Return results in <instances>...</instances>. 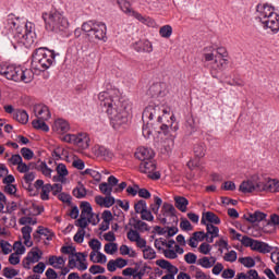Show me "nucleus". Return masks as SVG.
I'll return each mask as SVG.
<instances>
[{
	"mask_svg": "<svg viewBox=\"0 0 279 279\" xmlns=\"http://www.w3.org/2000/svg\"><path fill=\"white\" fill-rule=\"evenodd\" d=\"M192 271H195L196 279H210V276L206 275V272L202 271V269L191 266Z\"/></svg>",
	"mask_w": 279,
	"mask_h": 279,
	"instance_id": "nucleus-50",
	"label": "nucleus"
},
{
	"mask_svg": "<svg viewBox=\"0 0 279 279\" xmlns=\"http://www.w3.org/2000/svg\"><path fill=\"white\" fill-rule=\"evenodd\" d=\"M13 250L15 251V254L22 255L25 254V246L23 245V242L17 241L13 244Z\"/></svg>",
	"mask_w": 279,
	"mask_h": 279,
	"instance_id": "nucleus-62",
	"label": "nucleus"
},
{
	"mask_svg": "<svg viewBox=\"0 0 279 279\" xmlns=\"http://www.w3.org/2000/svg\"><path fill=\"white\" fill-rule=\"evenodd\" d=\"M21 155L25 160H32V158H34V150L27 147H23L21 149Z\"/></svg>",
	"mask_w": 279,
	"mask_h": 279,
	"instance_id": "nucleus-56",
	"label": "nucleus"
},
{
	"mask_svg": "<svg viewBox=\"0 0 279 279\" xmlns=\"http://www.w3.org/2000/svg\"><path fill=\"white\" fill-rule=\"evenodd\" d=\"M208 221V222H206ZM201 223L203 226H207L208 223L213 226V223L215 226H219V223H221V219L217 217V215L213 211H206L205 214H203V217L201 219Z\"/></svg>",
	"mask_w": 279,
	"mask_h": 279,
	"instance_id": "nucleus-17",
	"label": "nucleus"
},
{
	"mask_svg": "<svg viewBox=\"0 0 279 279\" xmlns=\"http://www.w3.org/2000/svg\"><path fill=\"white\" fill-rule=\"evenodd\" d=\"M75 226L80 228V230H86V228H88V218L81 216L80 219L75 221Z\"/></svg>",
	"mask_w": 279,
	"mask_h": 279,
	"instance_id": "nucleus-48",
	"label": "nucleus"
},
{
	"mask_svg": "<svg viewBox=\"0 0 279 279\" xmlns=\"http://www.w3.org/2000/svg\"><path fill=\"white\" fill-rule=\"evenodd\" d=\"M83 175H90L96 182H101V173L97 170H93L87 168L85 171L82 172Z\"/></svg>",
	"mask_w": 279,
	"mask_h": 279,
	"instance_id": "nucleus-40",
	"label": "nucleus"
},
{
	"mask_svg": "<svg viewBox=\"0 0 279 279\" xmlns=\"http://www.w3.org/2000/svg\"><path fill=\"white\" fill-rule=\"evenodd\" d=\"M82 29L87 36L95 37L96 40H102V43L108 40V27L106 23L90 20L83 23Z\"/></svg>",
	"mask_w": 279,
	"mask_h": 279,
	"instance_id": "nucleus-7",
	"label": "nucleus"
},
{
	"mask_svg": "<svg viewBox=\"0 0 279 279\" xmlns=\"http://www.w3.org/2000/svg\"><path fill=\"white\" fill-rule=\"evenodd\" d=\"M84 236H86V231L84 229H78L74 234L75 243H84Z\"/></svg>",
	"mask_w": 279,
	"mask_h": 279,
	"instance_id": "nucleus-59",
	"label": "nucleus"
},
{
	"mask_svg": "<svg viewBox=\"0 0 279 279\" xmlns=\"http://www.w3.org/2000/svg\"><path fill=\"white\" fill-rule=\"evenodd\" d=\"M265 219H267V214L258 210L248 214V217H246V221H250V223H260V221H265Z\"/></svg>",
	"mask_w": 279,
	"mask_h": 279,
	"instance_id": "nucleus-24",
	"label": "nucleus"
},
{
	"mask_svg": "<svg viewBox=\"0 0 279 279\" xmlns=\"http://www.w3.org/2000/svg\"><path fill=\"white\" fill-rule=\"evenodd\" d=\"M159 34L161 38H171V34H173V27H171V25H165L159 29Z\"/></svg>",
	"mask_w": 279,
	"mask_h": 279,
	"instance_id": "nucleus-44",
	"label": "nucleus"
},
{
	"mask_svg": "<svg viewBox=\"0 0 279 279\" xmlns=\"http://www.w3.org/2000/svg\"><path fill=\"white\" fill-rule=\"evenodd\" d=\"M35 169L40 171L46 178H51V173L53 171L51 168H49V166H47V162L41 161L40 159L37 161V163H35Z\"/></svg>",
	"mask_w": 279,
	"mask_h": 279,
	"instance_id": "nucleus-29",
	"label": "nucleus"
},
{
	"mask_svg": "<svg viewBox=\"0 0 279 279\" xmlns=\"http://www.w3.org/2000/svg\"><path fill=\"white\" fill-rule=\"evenodd\" d=\"M34 180H36V174L34 172H28L24 175L23 187L26 189V191H29V193L34 191V185H32Z\"/></svg>",
	"mask_w": 279,
	"mask_h": 279,
	"instance_id": "nucleus-30",
	"label": "nucleus"
},
{
	"mask_svg": "<svg viewBox=\"0 0 279 279\" xmlns=\"http://www.w3.org/2000/svg\"><path fill=\"white\" fill-rule=\"evenodd\" d=\"M62 141L64 143H70L72 145H76L77 147H81V149H88L90 137H88V134L86 133H78V134H66L63 136Z\"/></svg>",
	"mask_w": 279,
	"mask_h": 279,
	"instance_id": "nucleus-9",
	"label": "nucleus"
},
{
	"mask_svg": "<svg viewBox=\"0 0 279 279\" xmlns=\"http://www.w3.org/2000/svg\"><path fill=\"white\" fill-rule=\"evenodd\" d=\"M118 3L120 5L122 12H124V14H132V12H134V10H132L130 2H128L125 0H118Z\"/></svg>",
	"mask_w": 279,
	"mask_h": 279,
	"instance_id": "nucleus-47",
	"label": "nucleus"
},
{
	"mask_svg": "<svg viewBox=\"0 0 279 279\" xmlns=\"http://www.w3.org/2000/svg\"><path fill=\"white\" fill-rule=\"evenodd\" d=\"M206 226V236H219V227L215 225L207 223Z\"/></svg>",
	"mask_w": 279,
	"mask_h": 279,
	"instance_id": "nucleus-41",
	"label": "nucleus"
},
{
	"mask_svg": "<svg viewBox=\"0 0 279 279\" xmlns=\"http://www.w3.org/2000/svg\"><path fill=\"white\" fill-rule=\"evenodd\" d=\"M239 263L246 267L247 269H252V267H256V260L254 258L247 256V257H240Z\"/></svg>",
	"mask_w": 279,
	"mask_h": 279,
	"instance_id": "nucleus-37",
	"label": "nucleus"
},
{
	"mask_svg": "<svg viewBox=\"0 0 279 279\" xmlns=\"http://www.w3.org/2000/svg\"><path fill=\"white\" fill-rule=\"evenodd\" d=\"M119 250V245L117 243L109 242L105 245L106 254H114Z\"/></svg>",
	"mask_w": 279,
	"mask_h": 279,
	"instance_id": "nucleus-51",
	"label": "nucleus"
},
{
	"mask_svg": "<svg viewBox=\"0 0 279 279\" xmlns=\"http://www.w3.org/2000/svg\"><path fill=\"white\" fill-rule=\"evenodd\" d=\"M96 156L98 158H102L104 160L110 161L112 158H114V153L107 148L106 146H98V148L95 151Z\"/></svg>",
	"mask_w": 279,
	"mask_h": 279,
	"instance_id": "nucleus-21",
	"label": "nucleus"
},
{
	"mask_svg": "<svg viewBox=\"0 0 279 279\" xmlns=\"http://www.w3.org/2000/svg\"><path fill=\"white\" fill-rule=\"evenodd\" d=\"M240 242L244 247H251V250H254L256 240H254L247 235H243L242 239H240Z\"/></svg>",
	"mask_w": 279,
	"mask_h": 279,
	"instance_id": "nucleus-43",
	"label": "nucleus"
},
{
	"mask_svg": "<svg viewBox=\"0 0 279 279\" xmlns=\"http://www.w3.org/2000/svg\"><path fill=\"white\" fill-rule=\"evenodd\" d=\"M154 156H156L154 149L148 147H140L135 153V158H137V160H141V162L154 160Z\"/></svg>",
	"mask_w": 279,
	"mask_h": 279,
	"instance_id": "nucleus-13",
	"label": "nucleus"
},
{
	"mask_svg": "<svg viewBox=\"0 0 279 279\" xmlns=\"http://www.w3.org/2000/svg\"><path fill=\"white\" fill-rule=\"evenodd\" d=\"M88 245H89L90 250H93L89 254V258H90V260H93V258H95V256H97V252H99V250H101V242L97 239H92L88 242Z\"/></svg>",
	"mask_w": 279,
	"mask_h": 279,
	"instance_id": "nucleus-31",
	"label": "nucleus"
},
{
	"mask_svg": "<svg viewBox=\"0 0 279 279\" xmlns=\"http://www.w3.org/2000/svg\"><path fill=\"white\" fill-rule=\"evenodd\" d=\"M72 195L76 197V199H84V197L87 195L84 184L78 183L77 186L73 189Z\"/></svg>",
	"mask_w": 279,
	"mask_h": 279,
	"instance_id": "nucleus-33",
	"label": "nucleus"
},
{
	"mask_svg": "<svg viewBox=\"0 0 279 279\" xmlns=\"http://www.w3.org/2000/svg\"><path fill=\"white\" fill-rule=\"evenodd\" d=\"M99 191L100 193H102V195H106V196L112 195V187L106 182H102L99 184Z\"/></svg>",
	"mask_w": 279,
	"mask_h": 279,
	"instance_id": "nucleus-49",
	"label": "nucleus"
},
{
	"mask_svg": "<svg viewBox=\"0 0 279 279\" xmlns=\"http://www.w3.org/2000/svg\"><path fill=\"white\" fill-rule=\"evenodd\" d=\"M141 219L143 221H154V215L151 214V210L147 209L146 207L144 211L141 213Z\"/></svg>",
	"mask_w": 279,
	"mask_h": 279,
	"instance_id": "nucleus-57",
	"label": "nucleus"
},
{
	"mask_svg": "<svg viewBox=\"0 0 279 279\" xmlns=\"http://www.w3.org/2000/svg\"><path fill=\"white\" fill-rule=\"evenodd\" d=\"M53 130L58 132V134H66L71 130L69 122L64 119H58L54 121Z\"/></svg>",
	"mask_w": 279,
	"mask_h": 279,
	"instance_id": "nucleus-20",
	"label": "nucleus"
},
{
	"mask_svg": "<svg viewBox=\"0 0 279 279\" xmlns=\"http://www.w3.org/2000/svg\"><path fill=\"white\" fill-rule=\"evenodd\" d=\"M141 173H146L150 180H160V171H156V160L142 161L140 163Z\"/></svg>",
	"mask_w": 279,
	"mask_h": 279,
	"instance_id": "nucleus-10",
	"label": "nucleus"
},
{
	"mask_svg": "<svg viewBox=\"0 0 279 279\" xmlns=\"http://www.w3.org/2000/svg\"><path fill=\"white\" fill-rule=\"evenodd\" d=\"M184 260L185 263H187V265H195V263L197 264V255L195 253H187L184 255Z\"/></svg>",
	"mask_w": 279,
	"mask_h": 279,
	"instance_id": "nucleus-52",
	"label": "nucleus"
},
{
	"mask_svg": "<svg viewBox=\"0 0 279 279\" xmlns=\"http://www.w3.org/2000/svg\"><path fill=\"white\" fill-rule=\"evenodd\" d=\"M0 75H3L7 80H11V82H23L24 84L34 82V71L32 69H23L16 65L0 63Z\"/></svg>",
	"mask_w": 279,
	"mask_h": 279,
	"instance_id": "nucleus-4",
	"label": "nucleus"
},
{
	"mask_svg": "<svg viewBox=\"0 0 279 279\" xmlns=\"http://www.w3.org/2000/svg\"><path fill=\"white\" fill-rule=\"evenodd\" d=\"M272 247L269 246L266 242H260L255 240V244L253 246V252H259V254H271Z\"/></svg>",
	"mask_w": 279,
	"mask_h": 279,
	"instance_id": "nucleus-22",
	"label": "nucleus"
},
{
	"mask_svg": "<svg viewBox=\"0 0 279 279\" xmlns=\"http://www.w3.org/2000/svg\"><path fill=\"white\" fill-rule=\"evenodd\" d=\"M41 19L48 32H64L69 27V20L64 16V12L58 9L44 12Z\"/></svg>",
	"mask_w": 279,
	"mask_h": 279,
	"instance_id": "nucleus-5",
	"label": "nucleus"
},
{
	"mask_svg": "<svg viewBox=\"0 0 279 279\" xmlns=\"http://www.w3.org/2000/svg\"><path fill=\"white\" fill-rule=\"evenodd\" d=\"M156 117H157L158 123H162V117L160 116V106L148 105L142 113L143 121H145V119H148L149 121H154Z\"/></svg>",
	"mask_w": 279,
	"mask_h": 279,
	"instance_id": "nucleus-11",
	"label": "nucleus"
},
{
	"mask_svg": "<svg viewBox=\"0 0 279 279\" xmlns=\"http://www.w3.org/2000/svg\"><path fill=\"white\" fill-rule=\"evenodd\" d=\"M143 258L145 260H154V258H156V251L151 246H146V248L143 250Z\"/></svg>",
	"mask_w": 279,
	"mask_h": 279,
	"instance_id": "nucleus-39",
	"label": "nucleus"
},
{
	"mask_svg": "<svg viewBox=\"0 0 279 279\" xmlns=\"http://www.w3.org/2000/svg\"><path fill=\"white\" fill-rule=\"evenodd\" d=\"M13 119L19 123H22V125H27V123H29V114L23 109H16Z\"/></svg>",
	"mask_w": 279,
	"mask_h": 279,
	"instance_id": "nucleus-23",
	"label": "nucleus"
},
{
	"mask_svg": "<svg viewBox=\"0 0 279 279\" xmlns=\"http://www.w3.org/2000/svg\"><path fill=\"white\" fill-rule=\"evenodd\" d=\"M204 239H206V232L196 231L193 233V236L189 239L187 244L190 247H197V241H204Z\"/></svg>",
	"mask_w": 279,
	"mask_h": 279,
	"instance_id": "nucleus-26",
	"label": "nucleus"
},
{
	"mask_svg": "<svg viewBox=\"0 0 279 279\" xmlns=\"http://www.w3.org/2000/svg\"><path fill=\"white\" fill-rule=\"evenodd\" d=\"M51 193V184L47 183L41 187L40 198L43 202H47L49 199V194Z\"/></svg>",
	"mask_w": 279,
	"mask_h": 279,
	"instance_id": "nucleus-45",
	"label": "nucleus"
},
{
	"mask_svg": "<svg viewBox=\"0 0 279 279\" xmlns=\"http://www.w3.org/2000/svg\"><path fill=\"white\" fill-rule=\"evenodd\" d=\"M226 66H228V59L222 58L220 60L215 59L214 65L211 66V69L214 71H223V69H226Z\"/></svg>",
	"mask_w": 279,
	"mask_h": 279,
	"instance_id": "nucleus-38",
	"label": "nucleus"
},
{
	"mask_svg": "<svg viewBox=\"0 0 279 279\" xmlns=\"http://www.w3.org/2000/svg\"><path fill=\"white\" fill-rule=\"evenodd\" d=\"M129 241L132 243H136L138 239L141 238V233L138 231L131 229L126 234Z\"/></svg>",
	"mask_w": 279,
	"mask_h": 279,
	"instance_id": "nucleus-54",
	"label": "nucleus"
},
{
	"mask_svg": "<svg viewBox=\"0 0 279 279\" xmlns=\"http://www.w3.org/2000/svg\"><path fill=\"white\" fill-rule=\"evenodd\" d=\"M89 274L97 276V274H106V268L99 265H93L89 267Z\"/></svg>",
	"mask_w": 279,
	"mask_h": 279,
	"instance_id": "nucleus-61",
	"label": "nucleus"
},
{
	"mask_svg": "<svg viewBox=\"0 0 279 279\" xmlns=\"http://www.w3.org/2000/svg\"><path fill=\"white\" fill-rule=\"evenodd\" d=\"M236 251H230L223 256V260H226V263H236Z\"/></svg>",
	"mask_w": 279,
	"mask_h": 279,
	"instance_id": "nucleus-53",
	"label": "nucleus"
},
{
	"mask_svg": "<svg viewBox=\"0 0 279 279\" xmlns=\"http://www.w3.org/2000/svg\"><path fill=\"white\" fill-rule=\"evenodd\" d=\"M174 206L181 213H186L189 201L184 196H174Z\"/></svg>",
	"mask_w": 279,
	"mask_h": 279,
	"instance_id": "nucleus-28",
	"label": "nucleus"
},
{
	"mask_svg": "<svg viewBox=\"0 0 279 279\" xmlns=\"http://www.w3.org/2000/svg\"><path fill=\"white\" fill-rule=\"evenodd\" d=\"M260 184H262V182H258L255 184L254 181H252V180L243 181L240 184L239 191L244 194L254 193V191L260 192V189L258 187V186H260Z\"/></svg>",
	"mask_w": 279,
	"mask_h": 279,
	"instance_id": "nucleus-15",
	"label": "nucleus"
},
{
	"mask_svg": "<svg viewBox=\"0 0 279 279\" xmlns=\"http://www.w3.org/2000/svg\"><path fill=\"white\" fill-rule=\"evenodd\" d=\"M134 51H137V53H151L154 51V46L151 45V41L147 39H141L133 44Z\"/></svg>",
	"mask_w": 279,
	"mask_h": 279,
	"instance_id": "nucleus-14",
	"label": "nucleus"
},
{
	"mask_svg": "<svg viewBox=\"0 0 279 279\" xmlns=\"http://www.w3.org/2000/svg\"><path fill=\"white\" fill-rule=\"evenodd\" d=\"M33 230H34V228H32L31 226H24V227L21 229L23 239H32V232H33Z\"/></svg>",
	"mask_w": 279,
	"mask_h": 279,
	"instance_id": "nucleus-63",
	"label": "nucleus"
},
{
	"mask_svg": "<svg viewBox=\"0 0 279 279\" xmlns=\"http://www.w3.org/2000/svg\"><path fill=\"white\" fill-rule=\"evenodd\" d=\"M57 173L59 177H53L52 180L53 182H62L66 175H69V170L66 169V165L64 163H59L57 166Z\"/></svg>",
	"mask_w": 279,
	"mask_h": 279,
	"instance_id": "nucleus-27",
	"label": "nucleus"
},
{
	"mask_svg": "<svg viewBox=\"0 0 279 279\" xmlns=\"http://www.w3.org/2000/svg\"><path fill=\"white\" fill-rule=\"evenodd\" d=\"M3 33L7 36H13L12 43L29 49L36 45V32H34V23L23 22L13 14L8 15L3 22Z\"/></svg>",
	"mask_w": 279,
	"mask_h": 279,
	"instance_id": "nucleus-2",
	"label": "nucleus"
},
{
	"mask_svg": "<svg viewBox=\"0 0 279 279\" xmlns=\"http://www.w3.org/2000/svg\"><path fill=\"white\" fill-rule=\"evenodd\" d=\"M86 255L85 253H75V257L78 264L77 269L78 271H86L88 269V264H86Z\"/></svg>",
	"mask_w": 279,
	"mask_h": 279,
	"instance_id": "nucleus-32",
	"label": "nucleus"
},
{
	"mask_svg": "<svg viewBox=\"0 0 279 279\" xmlns=\"http://www.w3.org/2000/svg\"><path fill=\"white\" fill-rule=\"evenodd\" d=\"M43 258V252L38 247L33 248L27 253L26 257L23 259L22 265L24 269H32V264L38 263Z\"/></svg>",
	"mask_w": 279,
	"mask_h": 279,
	"instance_id": "nucleus-12",
	"label": "nucleus"
},
{
	"mask_svg": "<svg viewBox=\"0 0 279 279\" xmlns=\"http://www.w3.org/2000/svg\"><path fill=\"white\" fill-rule=\"evenodd\" d=\"M213 251V246L206 242L202 243L198 247L199 254L208 255Z\"/></svg>",
	"mask_w": 279,
	"mask_h": 279,
	"instance_id": "nucleus-58",
	"label": "nucleus"
},
{
	"mask_svg": "<svg viewBox=\"0 0 279 279\" xmlns=\"http://www.w3.org/2000/svg\"><path fill=\"white\" fill-rule=\"evenodd\" d=\"M4 271V276L9 279L15 278V276H19V270L14 269V268H8L5 267L3 269Z\"/></svg>",
	"mask_w": 279,
	"mask_h": 279,
	"instance_id": "nucleus-64",
	"label": "nucleus"
},
{
	"mask_svg": "<svg viewBox=\"0 0 279 279\" xmlns=\"http://www.w3.org/2000/svg\"><path fill=\"white\" fill-rule=\"evenodd\" d=\"M154 204H150V210L154 215H158L160 207L162 206V198L154 196Z\"/></svg>",
	"mask_w": 279,
	"mask_h": 279,
	"instance_id": "nucleus-42",
	"label": "nucleus"
},
{
	"mask_svg": "<svg viewBox=\"0 0 279 279\" xmlns=\"http://www.w3.org/2000/svg\"><path fill=\"white\" fill-rule=\"evenodd\" d=\"M56 56H60V53H56V51L49 48L40 47L35 49L32 56L33 69L36 71H47V69H51V66L56 64Z\"/></svg>",
	"mask_w": 279,
	"mask_h": 279,
	"instance_id": "nucleus-3",
	"label": "nucleus"
},
{
	"mask_svg": "<svg viewBox=\"0 0 279 279\" xmlns=\"http://www.w3.org/2000/svg\"><path fill=\"white\" fill-rule=\"evenodd\" d=\"M66 264V259L62 256H50L49 257V265L53 267V269H62L64 265Z\"/></svg>",
	"mask_w": 279,
	"mask_h": 279,
	"instance_id": "nucleus-25",
	"label": "nucleus"
},
{
	"mask_svg": "<svg viewBox=\"0 0 279 279\" xmlns=\"http://www.w3.org/2000/svg\"><path fill=\"white\" fill-rule=\"evenodd\" d=\"M274 7L268 3L257 4L256 14L257 19L262 22L264 27L272 31L274 34L279 32V15L276 13Z\"/></svg>",
	"mask_w": 279,
	"mask_h": 279,
	"instance_id": "nucleus-6",
	"label": "nucleus"
},
{
	"mask_svg": "<svg viewBox=\"0 0 279 279\" xmlns=\"http://www.w3.org/2000/svg\"><path fill=\"white\" fill-rule=\"evenodd\" d=\"M34 113L37 119L49 120L51 119V112L49 111V107L46 105H35Z\"/></svg>",
	"mask_w": 279,
	"mask_h": 279,
	"instance_id": "nucleus-16",
	"label": "nucleus"
},
{
	"mask_svg": "<svg viewBox=\"0 0 279 279\" xmlns=\"http://www.w3.org/2000/svg\"><path fill=\"white\" fill-rule=\"evenodd\" d=\"M197 265L203 267L204 269H210L213 267V264H210V258L209 257H202L197 260Z\"/></svg>",
	"mask_w": 279,
	"mask_h": 279,
	"instance_id": "nucleus-55",
	"label": "nucleus"
},
{
	"mask_svg": "<svg viewBox=\"0 0 279 279\" xmlns=\"http://www.w3.org/2000/svg\"><path fill=\"white\" fill-rule=\"evenodd\" d=\"M146 208H147V202L145 199H140L134 205V210L137 215H141L142 213H144Z\"/></svg>",
	"mask_w": 279,
	"mask_h": 279,
	"instance_id": "nucleus-46",
	"label": "nucleus"
},
{
	"mask_svg": "<svg viewBox=\"0 0 279 279\" xmlns=\"http://www.w3.org/2000/svg\"><path fill=\"white\" fill-rule=\"evenodd\" d=\"M46 121L47 120L37 118L36 120H33L32 125L35 130H41V132H49V125H47Z\"/></svg>",
	"mask_w": 279,
	"mask_h": 279,
	"instance_id": "nucleus-34",
	"label": "nucleus"
},
{
	"mask_svg": "<svg viewBox=\"0 0 279 279\" xmlns=\"http://www.w3.org/2000/svg\"><path fill=\"white\" fill-rule=\"evenodd\" d=\"M98 100L101 108H105L109 119L116 122L117 125H123L129 117L128 102L121 100V93L119 89H108L98 94Z\"/></svg>",
	"mask_w": 279,
	"mask_h": 279,
	"instance_id": "nucleus-1",
	"label": "nucleus"
},
{
	"mask_svg": "<svg viewBox=\"0 0 279 279\" xmlns=\"http://www.w3.org/2000/svg\"><path fill=\"white\" fill-rule=\"evenodd\" d=\"M156 265H158V267H160L161 269H167V271H169V276L175 277L179 271L178 267L173 266L171 262L167 259H158L156 262Z\"/></svg>",
	"mask_w": 279,
	"mask_h": 279,
	"instance_id": "nucleus-19",
	"label": "nucleus"
},
{
	"mask_svg": "<svg viewBox=\"0 0 279 279\" xmlns=\"http://www.w3.org/2000/svg\"><path fill=\"white\" fill-rule=\"evenodd\" d=\"M193 151L196 158H204V156H206V144L204 143L195 144Z\"/></svg>",
	"mask_w": 279,
	"mask_h": 279,
	"instance_id": "nucleus-35",
	"label": "nucleus"
},
{
	"mask_svg": "<svg viewBox=\"0 0 279 279\" xmlns=\"http://www.w3.org/2000/svg\"><path fill=\"white\" fill-rule=\"evenodd\" d=\"M259 192L268 191L269 193H279V181L270 180L267 183H263L258 185Z\"/></svg>",
	"mask_w": 279,
	"mask_h": 279,
	"instance_id": "nucleus-18",
	"label": "nucleus"
},
{
	"mask_svg": "<svg viewBox=\"0 0 279 279\" xmlns=\"http://www.w3.org/2000/svg\"><path fill=\"white\" fill-rule=\"evenodd\" d=\"M93 214V206L90 203L83 201L81 203V217H88Z\"/></svg>",
	"mask_w": 279,
	"mask_h": 279,
	"instance_id": "nucleus-36",
	"label": "nucleus"
},
{
	"mask_svg": "<svg viewBox=\"0 0 279 279\" xmlns=\"http://www.w3.org/2000/svg\"><path fill=\"white\" fill-rule=\"evenodd\" d=\"M170 217L172 223L178 226V210L175 207L169 203H163L161 207V214L158 215L157 219L162 223V226H167V218Z\"/></svg>",
	"mask_w": 279,
	"mask_h": 279,
	"instance_id": "nucleus-8",
	"label": "nucleus"
},
{
	"mask_svg": "<svg viewBox=\"0 0 279 279\" xmlns=\"http://www.w3.org/2000/svg\"><path fill=\"white\" fill-rule=\"evenodd\" d=\"M92 260V263H100V264H104V263H106L107 260H108V257H106V255H104V253H101V252H97L96 253V256L95 257H93V259H90Z\"/></svg>",
	"mask_w": 279,
	"mask_h": 279,
	"instance_id": "nucleus-60",
	"label": "nucleus"
}]
</instances>
